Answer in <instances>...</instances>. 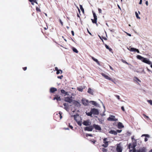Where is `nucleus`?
Instances as JSON below:
<instances>
[{"instance_id": "7ed1b4c3", "label": "nucleus", "mask_w": 152, "mask_h": 152, "mask_svg": "<svg viewBox=\"0 0 152 152\" xmlns=\"http://www.w3.org/2000/svg\"><path fill=\"white\" fill-rule=\"evenodd\" d=\"M93 14L94 17V19H91L93 23H95L97 25V17L95 12H93Z\"/></svg>"}, {"instance_id": "dca6fc26", "label": "nucleus", "mask_w": 152, "mask_h": 152, "mask_svg": "<svg viewBox=\"0 0 152 152\" xmlns=\"http://www.w3.org/2000/svg\"><path fill=\"white\" fill-rule=\"evenodd\" d=\"M118 127L119 129H121L124 128V126L121 123L119 122L118 124Z\"/></svg>"}, {"instance_id": "9d476101", "label": "nucleus", "mask_w": 152, "mask_h": 152, "mask_svg": "<svg viewBox=\"0 0 152 152\" xmlns=\"http://www.w3.org/2000/svg\"><path fill=\"white\" fill-rule=\"evenodd\" d=\"M72 97H67L65 98L64 101L65 102L71 103L72 101Z\"/></svg>"}, {"instance_id": "a18cd8bd", "label": "nucleus", "mask_w": 152, "mask_h": 152, "mask_svg": "<svg viewBox=\"0 0 152 152\" xmlns=\"http://www.w3.org/2000/svg\"><path fill=\"white\" fill-rule=\"evenodd\" d=\"M69 127L72 129H73V126H72L70 125V124H69Z\"/></svg>"}, {"instance_id": "c9c22d12", "label": "nucleus", "mask_w": 152, "mask_h": 152, "mask_svg": "<svg viewBox=\"0 0 152 152\" xmlns=\"http://www.w3.org/2000/svg\"><path fill=\"white\" fill-rule=\"evenodd\" d=\"M36 10L37 11V12H41L40 10L38 7H36Z\"/></svg>"}, {"instance_id": "72a5a7b5", "label": "nucleus", "mask_w": 152, "mask_h": 152, "mask_svg": "<svg viewBox=\"0 0 152 152\" xmlns=\"http://www.w3.org/2000/svg\"><path fill=\"white\" fill-rule=\"evenodd\" d=\"M136 48H132L130 49V51H135Z\"/></svg>"}, {"instance_id": "f03ea898", "label": "nucleus", "mask_w": 152, "mask_h": 152, "mask_svg": "<svg viewBox=\"0 0 152 152\" xmlns=\"http://www.w3.org/2000/svg\"><path fill=\"white\" fill-rule=\"evenodd\" d=\"M102 76H103L104 78H105L106 79L108 80H111L115 84V79H112L111 78L109 77L108 75H106L104 73H102Z\"/></svg>"}, {"instance_id": "ea45409f", "label": "nucleus", "mask_w": 152, "mask_h": 152, "mask_svg": "<svg viewBox=\"0 0 152 152\" xmlns=\"http://www.w3.org/2000/svg\"><path fill=\"white\" fill-rule=\"evenodd\" d=\"M115 96L118 100L120 99V98L119 96L118 95H115Z\"/></svg>"}, {"instance_id": "423d86ee", "label": "nucleus", "mask_w": 152, "mask_h": 152, "mask_svg": "<svg viewBox=\"0 0 152 152\" xmlns=\"http://www.w3.org/2000/svg\"><path fill=\"white\" fill-rule=\"evenodd\" d=\"M62 112L60 111L58 113H56L54 115L55 117L58 118H59V120H61L62 117Z\"/></svg>"}, {"instance_id": "5701e85b", "label": "nucleus", "mask_w": 152, "mask_h": 152, "mask_svg": "<svg viewBox=\"0 0 152 152\" xmlns=\"http://www.w3.org/2000/svg\"><path fill=\"white\" fill-rule=\"evenodd\" d=\"M109 133L111 134H113L114 135H116L117 134V132L114 130H111Z\"/></svg>"}, {"instance_id": "5fc2aeb1", "label": "nucleus", "mask_w": 152, "mask_h": 152, "mask_svg": "<svg viewBox=\"0 0 152 152\" xmlns=\"http://www.w3.org/2000/svg\"><path fill=\"white\" fill-rule=\"evenodd\" d=\"M71 33L72 36H74V31H71Z\"/></svg>"}, {"instance_id": "6e6d98bb", "label": "nucleus", "mask_w": 152, "mask_h": 152, "mask_svg": "<svg viewBox=\"0 0 152 152\" xmlns=\"http://www.w3.org/2000/svg\"><path fill=\"white\" fill-rule=\"evenodd\" d=\"M135 50V52H137V53H139V52H140L139 51V50L138 49H136V50Z\"/></svg>"}, {"instance_id": "b1692460", "label": "nucleus", "mask_w": 152, "mask_h": 152, "mask_svg": "<svg viewBox=\"0 0 152 152\" xmlns=\"http://www.w3.org/2000/svg\"><path fill=\"white\" fill-rule=\"evenodd\" d=\"M64 109L66 110H67L68 109V104L66 103L64 104Z\"/></svg>"}, {"instance_id": "f3484780", "label": "nucleus", "mask_w": 152, "mask_h": 152, "mask_svg": "<svg viewBox=\"0 0 152 152\" xmlns=\"http://www.w3.org/2000/svg\"><path fill=\"white\" fill-rule=\"evenodd\" d=\"M57 91V89L53 87L51 88L50 89V92L52 93H53L54 92L56 91Z\"/></svg>"}, {"instance_id": "bf43d9fd", "label": "nucleus", "mask_w": 152, "mask_h": 152, "mask_svg": "<svg viewBox=\"0 0 152 152\" xmlns=\"http://www.w3.org/2000/svg\"><path fill=\"white\" fill-rule=\"evenodd\" d=\"M147 71L149 72H151V70L150 69H148V68H147Z\"/></svg>"}, {"instance_id": "a211bd4d", "label": "nucleus", "mask_w": 152, "mask_h": 152, "mask_svg": "<svg viewBox=\"0 0 152 152\" xmlns=\"http://www.w3.org/2000/svg\"><path fill=\"white\" fill-rule=\"evenodd\" d=\"M87 92L91 95H93V90L90 88H88Z\"/></svg>"}, {"instance_id": "9b49d317", "label": "nucleus", "mask_w": 152, "mask_h": 152, "mask_svg": "<svg viewBox=\"0 0 152 152\" xmlns=\"http://www.w3.org/2000/svg\"><path fill=\"white\" fill-rule=\"evenodd\" d=\"M146 148L143 147L137 150L136 152H146Z\"/></svg>"}, {"instance_id": "e2e57ef3", "label": "nucleus", "mask_w": 152, "mask_h": 152, "mask_svg": "<svg viewBox=\"0 0 152 152\" xmlns=\"http://www.w3.org/2000/svg\"><path fill=\"white\" fill-rule=\"evenodd\" d=\"M144 140L145 142L147 141L148 140V139L147 138L145 137V138Z\"/></svg>"}, {"instance_id": "680f3d73", "label": "nucleus", "mask_w": 152, "mask_h": 152, "mask_svg": "<svg viewBox=\"0 0 152 152\" xmlns=\"http://www.w3.org/2000/svg\"><path fill=\"white\" fill-rule=\"evenodd\" d=\"M126 34H127V35L128 36H130V37L131 36V35L130 34H129V33H126Z\"/></svg>"}, {"instance_id": "473e14b6", "label": "nucleus", "mask_w": 152, "mask_h": 152, "mask_svg": "<svg viewBox=\"0 0 152 152\" xmlns=\"http://www.w3.org/2000/svg\"><path fill=\"white\" fill-rule=\"evenodd\" d=\"M135 14L136 16V17H137V18L138 19H140V18L138 14L137 13V12H135Z\"/></svg>"}, {"instance_id": "39448f33", "label": "nucleus", "mask_w": 152, "mask_h": 152, "mask_svg": "<svg viewBox=\"0 0 152 152\" xmlns=\"http://www.w3.org/2000/svg\"><path fill=\"white\" fill-rule=\"evenodd\" d=\"M91 111L92 112V114L95 115H98L99 114V112L98 110L96 108H92L91 110Z\"/></svg>"}, {"instance_id": "ddd939ff", "label": "nucleus", "mask_w": 152, "mask_h": 152, "mask_svg": "<svg viewBox=\"0 0 152 152\" xmlns=\"http://www.w3.org/2000/svg\"><path fill=\"white\" fill-rule=\"evenodd\" d=\"M116 151L117 152H122V149L121 147L119 145H118L116 147Z\"/></svg>"}, {"instance_id": "603ef678", "label": "nucleus", "mask_w": 152, "mask_h": 152, "mask_svg": "<svg viewBox=\"0 0 152 152\" xmlns=\"http://www.w3.org/2000/svg\"><path fill=\"white\" fill-rule=\"evenodd\" d=\"M27 68L26 67H25L23 68V69L24 71L26 70L27 69Z\"/></svg>"}, {"instance_id": "f8f14e48", "label": "nucleus", "mask_w": 152, "mask_h": 152, "mask_svg": "<svg viewBox=\"0 0 152 152\" xmlns=\"http://www.w3.org/2000/svg\"><path fill=\"white\" fill-rule=\"evenodd\" d=\"M82 103L84 105H88V100L85 99H82Z\"/></svg>"}, {"instance_id": "a19ab883", "label": "nucleus", "mask_w": 152, "mask_h": 152, "mask_svg": "<svg viewBox=\"0 0 152 152\" xmlns=\"http://www.w3.org/2000/svg\"><path fill=\"white\" fill-rule=\"evenodd\" d=\"M88 136H90V137H92V135L91 134H86V136L88 137Z\"/></svg>"}, {"instance_id": "f704fd0d", "label": "nucleus", "mask_w": 152, "mask_h": 152, "mask_svg": "<svg viewBox=\"0 0 152 152\" xmlns=\"http://www.w3.org/2000/svg\"><path fill=\"white\" fill-rule=\"evenodd\" d=\"M147 102L151 105H152V100H148Z\"/></svg>"}, {"instance_id": "69168bd1", "label": "nucleus", "mask_w": 152, "mask_h": 152, "mask_svg": "<svg viewBox=\"0 0 152 152\" xmlns=\"http://www.w3.org/2000/svg\"><path fill=\"white\" fill-rule=\"evenodd\" d=\"M108 49L110 51H111L112 50V49L110 48H109V49Z\"/></svg>"}, {"instance_id": "0e129e2a", "label": "nucleus", "mask_w": 152, "mask_h": 152, "mask_svg": "<svg viewBox=\"0 0 152 152\" xmlns=\"http://www.w3.org/2000/svg\"><path fill=\"white\" fill-rule=\"evenodd\" d=\"M142 3V0H140L139 4H141Z\"/></svg>"}, {"instance_id": "de8ad7c7", "label": "nucleus", "mask_w": 152, "mask_h": 152, "mask_svg": "<svg viewBox=\"0 0 152 152\" xmlns=\"http://www.w3.org/2000/svg\"><path fill=\"white\" fill-rule=\"evenodd\" d=\"M121 109H122V110L123 111H125V110L124 108V107L123 106H122L121 107Z\"/></svg>"}, {"instance_id": "3c124183", "label": "nucleus", "mask_w": 152, "mask_h": 152, "mask_svg": "<svg viewBox=\"0 0 152 152\" xmlns=\"http://www.w3.org/2000/svg\"><path fill=\"white\" fill-rule=\"evenodd\" d=\"M60 70H58L57 71V72H56V74H59L60 73Z\"/></svg>"}, {"instance_id": "4d7b16f0", "label": "nucleus", "mask_w": 152, "mask_h": 152, "mask_svg": "<svg viewBox=\"0 0 152 152\" xmlns=\"http://www.w3.org/2000/svg\"><path fill=\"white\" fill-rule=\"evenodd\" d=\"M121 61L122 62L124 63H125L126 62V61L123 59H121Z\"/></svg>"}, {"instance_id": "e433bc0d", "label": "nucleus", "mask_w": 152, "mask_h": 152, "mask_svg": "<svg viewBox=\"0 0 152 152\" xmlns=\"http://www.w3.org/2000/svg\"><path fill=\"white\" fill-rule=\"evenodd\" d=\"M102 151L103 152H107V150L104 148H102Z\"/></svg>"}, {"instance_id": "c03bdc74", "label": "nucleus", "mask_w": 152, "mask_h": 152, "mask_svg": "<svg viewBox=\"0 0 152 152\" xmlns=\"http://www.w3.org/2000/svg\"><path fill=\"white\" fill-rule=\"evenodd\" d=\"M134 78L135 79H136V80H137V81H139L140 82H141V81L137 77H134Z\"/></svg>"}, {"instance_id": "c85d7f7f", "label": "nucleus", "mask_w": 152, "mask_h": 152, "mask_svg": "<svg viewBox=\"0 0 152 152\" xmlns=\"http://www.w3.org/2000/svg\"><path fill=\"white\" fill-rule=\"evenodd\" d=\"M90 102H91L92 104L94 105V106H96L97 105V104L96 102L94 101H91Z\"/></svg>"}, {"instance_id": "49530a36", "label": "nucleus", "mask_w": 152, "mask_h": 152, "mask_svg": "<svg viewBox=\"0 0 152 152\" xmlns=\"http://www.w3.org/2000/svg\"><path fill=\"white\" fill-rule=\"evenodd\" d=\"M122 131V130H117V131H116V132L118 133H120Z\"/></svg>"}, {"instance_id": "bb28decb", "label": "nucleus", "mask_w": 152, "mask_h": 152, "mask_svg": "<svg viewBox=\"0 0 152 152\" xmlns=\"http://www.w3.org/2000/svg\"><path fill=\"white\" fill-rule=\"evenodd\" d=\"M86 114L89 116H90L91 117H92V113L91 111V110L90 112L88 113H87L86 112Z\"/></svg>"}, {"instance_id": "1a4fd4ad", "label": "nucleus", "mask_w": 152, "mask_h": 152, "mask_svg": "<svg viewBox=\"0 0 152 152\" xmlns=\"http://www.w3.org/2000/svg\"><path fill=\"white\" fill-rule=\"evenodd\" d=\"M93 129V125H91L89 126H86L84 128L85 131H92Z\"/></svg>"}, {"instance_id": "774afa93", "label": "nucleus", "mask_w": 152, "mask_h": 152, "mask_svg": "<svg viewBox=\"0 0 152 152\" xmlns=\"http://www.w3.org/2000/svg\"><path fill=\"white\" fill-rule=\"evenodd\" d=\"M78 124L80 126H81V124L79 122L78 123Z\"/></svg>"}, {"instance_id": "cd10ccee", "label": "nucleus", "mask_w": 152, "mask_h": 152, "mask_svg": "<svg viewBox=\"0 0 152 152\" xmlns=\"http://www.w3.org/2000/svg\"><path fill=\"white\" fill-rule=\"evenodd\" d=\"M83 88H82L81 87H78L77 88V89L78 91L81 92H82L83 91Z\"/></svg>"}, {"instance_id": "412c9836", "label": "nucleus", "mask_w": 152, "mask_h": 152, "mask_svg": "<svg viewBox=\"0 0 152 152\" xmlns=\"http://www.w3.org/2000/svg\"><path fill=\"white\" fill-rule=\"evenodd\" d=\"M91 58L94 61L96 62L99 65H100L99 62L97 59L93 57H91Z\"/></svg>"}, {"instance_id": "7c9ffc66", "label": "nucleus", "mask_w": 152, "mask_h": 152, "mask_svg": "<svg viewBox=\"0 0 152 152\" xmlns=\"http://www.w3.org/2000/svg\"><path fill=\"white\" fill-rule=\"evenodd\" d=\"M80 7L81 10L82 12L84 13V9L83 8V6L82 5H80Z\"/></svg>"}, {"instance_id": "58836bf2", "label": "nucleus", "mask_w": 152, "mask_h": 152, "mask_svg": "<svg viewBox=\"0 0 152 152\" xmlns=\"http://www.w3.org/2000/svg\"><path fill=\"white\" fill-rule=\"evenodd\" d=\"M98 10L99 11V13H101L102 12V10L100 8H98Z\"/></svg>"}, {"instance_id": "338daca9", "label": "nucleus", "mask_w": 152, "mask_h": 152, "mask_svg": "<svg viewBox=\"0 0 152 152\" xmlns=\"http://www.w3.org/2000/svg\"><path fill=\"white\" fill-rule=\"evenodd\" d=\"M110 68L112 70H113V68L110 66Z\"/></svg>"}, {"instance_id": "f257e3e1", "label": "nucleus", "mask_w": 152, "mask_h": 152, "mask_svg": "<svg viewBox=\"0 0 152 152\" xmlns=\"http://www.w3.org/2000/svg\"><path fill=\"white\" fill-rule=\"evenodd\" d=\"M136 57L137 59L140 60L145 63L148 64H151V61L149 60V59L146 58H144L139 55L137 56Z\"/></svg>"}, {"instance_id": "79ce46f5", "label": "nucleus", "mask_w": 152, "mask_h": 152, "mask_svg": "<svg viewBox=\"0 0 152 152\" xmlns=\"http://www.w3.org/2000/svg\"><path fill=\"white\" fill-rule=\"evenodd\" d=\"M143 115L144 117L146 118H148L149 117L148 116H146L145 114H143Z\"/></svg>"}, {"instance_id": "6ab92c4d", "label": "nucleus", "mask_w": 152, "mask_h": 152, "mask_svg": "<svg viewBox=\"0 0 152 152\" xmlns=\"http://www.w3.org/2000/svg\"><path fill=\"white\" fill-rule=\"evenodd\" d=\"M61 93L62 94H64V96H66V95H69L68 93L67 92H66L64 90L62 89L61 90Z\"/></svg>"}, {"instance_id": "09e8293b", "label": "nucleus", "mask_w": 152, "mask_h": 152, "mask_svg": "<svg viewBox=\"0 0 152 152\" xmlns=\"http://www.w3.org/2000/svg\"><path fill=\"white\" fill-rule=\"evenodd\" d=\"M59 21H60V23H61V25L63 26V22L61 21V20L60 19H59Z\"/></svg>"}, {"instance_id": "0eeeda50", "label": "nucleus", "mask_w": 152, "mask_h": 152, "mask_svg": "<svg viewBox=\"0 0 152 152\" xmlns=\"http://www.w3.org/2000/svg\"><path fill=\"white\" fill-rule=\"evenodd\" d=\"M107 140V138H104L103 139V142L104 144H103L102 145V146L104 147H107L108 145V142L106 140Z\"/></svg>"}, {"instance_id": "4468645a", "label": "nucleus", "mask_w": 152, "mask_h": 152, "mask_svg": "<svg viewBox=\"0 0 152 152\" xmlns=\"http://www.w3.org/2000/svg\"><path fill=\"white\" fill-rule=\"evenodd\" d=\"M83 124L86 126H89L91 124V122L89 121H84L83 122Z\"/></svg>"}, {"instance_id": "2f4dec72", "label": "nucleus", "mask_w": 152, "mask_h": 152, "mask_svg": "<svg viewBox=\"0 0 152 152\" xmlns=\"http://www.w3.org/2000/svg\"><path fill=\"white\" fill-rule=\"evenodd\" d=\"M131 134V133L130 132L128 131L126 133V135L127 136H130Z\"/></svg>"}, {"instance_id": "aec40b11", "label": "nucleus", "mask_w": 152, "mask_h": 152, "mask_svg": "<svg viewBox=\"0 0 152 152\" xmlns=\"http://www.w3.org/2000/svg\"><path fill=\"white\" fill-rule=\"evenodd\" d=\"M54 100L56 99L57 101H60L61 99L60 98V96H59L58 95H56L55 97H54Z\"/></svg>"}, {"instance_id": "052dcab7", "label": "nucleus", "mask_w": 152, "mask_h": 152, "mask_svg": "<svg viewBox=\"0 0 152 152\" xmlns=\"http://www.w3.org/2000/svg\"><path fill=\"white\" fill-rule=\"evenodd\" d=\"M55 70L56 71H57L58 70V68L57 67H55Z\"/></svg>"}, {"instance_id": "20e7f679", "label": "nucleus", "mask_w": 152, "mask_h": 152, "mask_svg": "<svg viewBox=\"0 0 152 152\" xmlns=\"http://www.w3.org/2000/svg\"><path fill=\"white\" fill-rule=\"evenodd\" d=\"M107 120L111 121H116L118 120V119L115 118V116L111 115L107 118Z\"/></svg>"}, {"instance_id": "393cba45", "label": "nucleus", "mask_w": 152, "mask_h": 152, "mask_svg": "<svg viewBox=\"0 0 152 152\" xmlns=\"http://www.w3.org/2000/svg\"><path fill=\"white\" fill-rule=\"evenodd\" d=\"M132 144L137 146V142L136 140L135 139H134V140H132Z\"/></svg>"}, {"instance_id": "c756f323", "label": "nucleus", "mask_w": 152, "mask_h": 152, "mask_svg": "<svg viewBox=\"0 0 152 152\" xmlns=\"http://www.w3.org/2000/svg\"><path fill=\"white\" fill-rule=\"evenodd\" d=\"M72 50H73V51L74 52H75V53H78V50H77L76 48H74V47H73V48H72Z\"/></svg>"}, {"instance_id": "a878e982", "label": "nucleus", "mask_w": 152, "mask_h": 152, "mask_svg": "<svg viewBox=\"0 0 152 152\" xmlns=\"http://www.w3.org/2000/svg\"><path fill=\"white\" fill-rule=\"evenodd\" d=\"M136 150L135 148H132V149H130L129 150V152H136Z\"/></svg>"}, {"instance_id": "6e6552de", "label": "nucleus", "mask_w": 152, "mask_h": 152, "mask_svg": "<svg viewBox=\"0 0 152 152\" xmlns=\"http://www.w3.org/2000/svg\"><path fill=\"white\" fill-rule=\"evenodd\" d=\"M93 128H94L95 129L99 131L101 130V128L100 126L99 125L96 124H94L93 125Z\"/></svg>"}, {"instance_id": "37998d69", "label": "nucleus", "mask_w": 152, "mask_h": 152, "mask_svg": "<svg viewBox=\"0 0 152 152\" xmlns=\"http://www.w3.org/2000/svg\"><path fill=\"white\" fill-rule=\"evenodd\" d=\"M143 115L144 117L146 118H148L149 117L148 116H146L145 114H143Z\"/></svg>"}, {"instance_id": "13d9d810", "label": "nucleus", "mask_w": 152, "mask_h": 152, "mask_svg": "<svg viewBox=\"0 0 152 152\" xmlns=\"http://www.w3.org/2000/svg\"><path fill=\"white\" fill-rule=\"evenodd\" d=\"M134 136H132V137H131V139L132 140H134Z\"/></svg>"}, {"instance_id": "4be33fe9", "label": "nucleus", "mask_w": 152, "mask_h": 152, "mask_svg": "<svg viewBox=\"0 0 152 152\" xmlns=\"http://www.w3.org/2000/svg\"><path fill=\"white\" fill-rule=\"evenodd\" d=\"M28 1L31 3L32 5H34V2L37 4H38L36 0H28Z\"/></svg>"}, {"instance_id": "2eb2a0df", "label": "nucleus", "mask_w": 152, "mask_h": 152, "mask_svg": "<svg viewBox=\"0 0 152 152\" xmlns=\"http://www.w3.org/2000/svg\"><path fill=\"white\" fill-rule=\"evenodd\" d=\"M136 146V145H134L132 144H131V143H129L128 146V148L130 150L131 149V148H135Z\"/></svg>"}, {"instance_id": "8fccbe9b", "label": "nucleus", "mask_w": 152, "mask_h": 152, "mask_svg": "<svg viewBox=\"0 0 152 152\" xmlns=\"http://www.w3.org/2000/svg\"><path fill=\"white\" fill-rule=\"evenodd\" d=\"M105 46L106 47V48L107 49H109V46L107 45L106 44H105Z\"/></svg>"}, {"instance_id": "864d4df0", "label": "nucleus", "mask_w": 152, "mask_h": 152, "mask_svg": "<svg viewBox=\"0 0 152 152\" xmlns=\"http://www.w3.org/2000/svg\"><path fill=\"white\" fill-rule=\"evenodd\" d=\"M93 144H95V143L96 142V140H94L93 141H91Z\"/></svg>"}, {"instance_id": "4c0bfd02", "label": "nucleus", "mask_w": 152, "mask_h": 152, "mask_svg": "<svg viewBox=\"0 0 152 152\" xmlns=\"http://www.w3.org/2000/svg\"><path fill=\"white\" fill-rule=\"evenodd\" d=\"M63 77V76L62 75H61L60 76H58L57 77V78L59 79H62V78Z\"/></svg>"}]
</instances>
